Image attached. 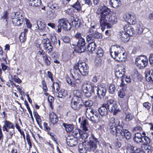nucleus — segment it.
Wrapping results in <instances>:
<instances>
[{
    "label": "nucleus",
    "instance_id": "obj_1",
    "mask_svg": "<svg viewBox=\"0 0 153 153\" xmlns=\"http://www.w3.org/2000/svg\"><path fill=\"white\" fill-rule=\"evenodd\" d=\"M96 13L100 18V24L102 31L105 27L110 28L111 25L115 23V20L112 18L110 10L105 6H99Z\"/></svg>",
    "mask_w": 153,
    "mask_h": 153
},
{
    "label": "nucleus",
    "instance_id": "obj_2",
    "mask_svg": "<svg viewBox=\"0 0 153 153\" xmlns=\"http://www.w3.org/2000/svg\"><path fill=\"white\" fill-rule=\"evenodd\" d=\"M120 123L119 120H116L113 117H111L108 124L110 132L116 136L121 135L124 136L126 139H129L131 136V133L128 130L123 129V126L120 125Z\"/></svg>",
    "mask_w": 153,
    "mask_h": 153
},
{
    "label": "nucleus",
    "instance_id": "obj_3",
    "mask_svg": "<svg viewBox=\"0 0 153 153\" xmlns=\"http://www.w3.org/2000/svg\"><path fill=\"white\" fill-rule=\"evenodd\" d=\"M88 66L85 62L78 63L74 65V74L72 76L77 83H80L82 81L80 75L77 71H79L82 75L86 76L88 75Z\"/></svg>",
    "mask_w": 153,
    "mask_h": 153
},
{
    "label": "nucleus",
    "instance_id": "obj_4",
    "mask_svg": "<svg viewBox=\"0 0 153 153\" xmlns=\"http://www.w3.org/2000/svg\"><path fill=\"white\" fill-rule=\"evenodd\" d=\"M86 116L90 120L94 123H97L100 120L99 115L91 108H86Z\"/></svg>",
    "mask_w": 153,
    "mask_h": 153
},
{
    "label": "nucleus",
    "instance_id": "obj_5",
    "mask_svg": "<svg viewBox=\"0 0 153 153\" xmlns=\"http://www.w3.org/2000/svg\"><path fill=\"white\" fill-rule=\"evenodd\" d=\"M87 82H84L82 85V89L85 96L87 98L91 97L93 93L94 94V87Z\"/></svg>",
    "mask_w": 153,
    "mask_h": 153
},
{
    "label": "nucleus",
    "instance_id": "obj_6",
    "mask_svg": "<svg viewBox=\"0 0 153 153\" xmlns=\"http://www.w3.org/2000/svg\"><path fill=\"white\" fill-rule=\"evenodd\" d=\"M81 126L82 128V130L79 131V136L82 139H85L87 138L89 131L88 129L89 125L86 120H82L81 123Z\"/></svg>",
    "mask_w": 153,
    "mask_h": 153
},
{
    "label": "nucleus",
    "instance_id": "obj_7",
    "mask_svg": "<svg viewBox=\"0 0 153 153\" xmlns=\"http://www.w3.org/2000/svg\"><path fill=\"white\" fill-rule=\"evenodd\" d=\"M11 17L13 23L16 26L21 25L24 21L22 14L19 12L13 13L12 14Z\"/></svg>",
    "mask_w": 153,
    "mask_h": 153
},
{
    "label": "nucleus",
    "instance_id": "obj_8",
    "mask_svg": "<svg viewBox=\"0 0 153 153\" xmlns=\"http://www.w3.org/2000/svg\"><path fill=\"white\" fill-rule=\"evenodd\" d=\"M148 60L146 57L144 56H138L136 58L135 64L140 69L146 67L148 64Z\"/></svg>",
    "mask_w": 153,
    "mask_h": 153
},
{
    "label": "nucleus",
    "instance_id": "obj_9",
    "mask_svg": "<svg viewBox=\"0 0 153 153\" xmlns=\"http://www.w3.org/2000/svg\"><path fill=\"white\" fill-rule=\"evenodd\" d=\"M88 34L86 37V41L88 42L90 41H94L95 42L98 39H101L102 36L99 33L96 31H94L92 29L89 30Z\"/></svg>",
    "mask_w": 153,
    "mask_h": 153
},
{
    "label": "nucleus",
    "instance_id": "obj_10",
    "mask_svg": "<svg viewBox=\"0 0 153 153\" xmlns=\"http://www.w3.org/2000/svg\"><path fill=\"white\" fill-rule=\"evenodd\" d=\"M117 46H114V51H110L111 55L113 58L119 61H124L125 60V58L124 57L123 58L121 57V56H120L121 53H119L118 51V50L120 49V48L119 46L118 47Z\"/></svg>",
    "mask_w": 153,
    "mask_h": 153
},
{
    "label": "nucleus",
    "instance_id": "obj_11",
    "mask_svg": "<svg viewBox=\"0 0 153 153\" xmlns=\"http://www.w3.org/2000/svg\"><path fill=\"white\" fill-rule=\"evenodd\" d=\"M94 93L96 92L100 99L103 98L106 93V88L105 86H99L94 87Z\"/></svg>",
    "mask_w": 153,
    "mask_h": 153
},
{
    "label": "nucleus",
    "instance_id": "obj_12",
    "mask_svg": "<svg viewBox=\"0 0 153 153\" xmlns=\"http://www.w3.org/2000/svg\"><path fill=\"white\" fill-rule=\"evenodd\" d=\"M85 44L86 42L85 39L82 38L79 39L76 43H75L74 44H73L72 45L75 47L77 46L79 48L78 52L82 53L84 52L86 49Z\"/></svg>",
    "mask_w": 153,
    "mask_h": 153
},
{
    "label": "nucleus",
    "instance_id": "obj_13",
    "mask_svg": "<svg viewBox=\"0 0 153 153\" xmlns=\"http://www.w3.org/2000/svg\"><path fill=\"white\" fill-rule=\"evenodd\" d=\"M123 18L127 22L131 25H134L136 22V17L135 15L126 13L124 15Z\"/></svg>",
    "mask_w": 153,
    "mask_h": 153
},
{
    "label": "nucleus",
    "instance_id": "obj_14",
    "mask_svg": "<svg viewBox=\"0 0 153 153\" xmlns=\"http://www.w3.org/2000/svg\"><path fill=\"white\" fill-rule=\"evenodd\" d=\"M39 24L40 26H39V30L38 31L41 35L44 36L46 34V33L48 32V27L46 28L45 25L43 22L39 21Z\"/></svg>",
    "mask_w": 153,
    "mask_h": 153
},
{
    "label": "nucleus",
    "instance_id": "obj_15",
    "mask_svg": "<svg viewBox=\"0 0 153 153\" xmlns=\"http://www.w3.org/2000/svg\"><path fill=\"white\" fill-rule=\"evenodd\" d=\"M98 141L95 140L94 141H90L88 143L87 145L88 151L93 152L97 148Z\"/></svg>",
    "mask_w": 153,
    "mask_h": 153
},
{
    "label": "nucleus",
    "instance_id": "obj_16",
    "mask_svg": "<svg viewBox=\"0 0 153 153\" xmlns=\"http://www.w3.org/2000/svg\"><path fill=\"white\" fill-rule=\"evenodd\" d=\"M4 124L2 127V129L3 131H6L8 132L9 131V129L12 128L14 129L15 126L13 123L10 122L5 120L4 121Z\"/></svg>",
    "mask_w": 153,
    "mask_h": 153
},
{
    "label": "nucleus",
    "instance_id": "obj_17",
    "mask_svg": "<svg viewBox=\"0 0 153 153\" xmlns=\"http://www.w3.org/2000/svg\"><path fill=\"white\" fill-rule=\"evenodd\" d=\"M82 105V101L81 99H76L71 102V107L74 110H78Z\"/></svg>",
    "mask_w": 153,
    "mask_h": 153
},
{
    "label": "nucleus",
    "instance_id": "obj_18",
    "mask_svg": "<svg viewBox=\"0 0 153 153\" xmlns=\"http://www.w3.org/2000/svg\"><path fill=\"white\" fill-rule=\"evenodd\" d=\"M108 106L103 104L99 109V112L102 116H105L108 113Z\"/></svg>",
    "mask_w": 153,
    "mask_h": 153
},
{
    "label": "nucleus",
    "instance_id": "obj_19",
    "mask_svg": "<svg viewBox=\"0 0 153 153\" xmlns=\"http://www.w3.org/2000/svg\"><path fill=\"white\" fill-rule=\"evenodd\" d=\"M49 118V121L53 125L57 124L58 121V118L57 115L53 112L50 113Z\"/></svg>",
    "mask_w": 153,
    "mask_h": 153
},
{
    "label": "nucleus",
    "instance_id": "obj_20",
    "mask_svg": "<svg viewBox=\"0 0 153 153\" xmlns=\"http://www.w3.org/2000/svg\"><path fill=\"white\" fill-rule=\"evenodd\" d=\"M119 36L123 41L125 42H127L130 39L126 31H121L119 33Z\"/></svg>",
    "mask_w": 153,
    "mask_h": 153
},
{
    "label": "nucleus",
    "instance_id": "obj_21",
    "mask_svg": "<svg viewBox=\"0 0 153 153\" xmlns=\"http://www.w3.org/2000/svg\"><path fill=\"white\" fill-rule=\"evenodd\" d=\"M108 106V109L111 112L113 113L114 115H116L119 111V109L117 108V104L110 105H107Z\"/></svg>",
    "mask_w": 153,
    "mask_h": 153
},
{
    "label": "nucleus",
    "instance_id": "obj_22",
    "mask_svg": "<svg viewBox=\"0 0 153 153\" xmlns=\"http://www.w3.org/2000/svg\"><path fill=\"white\" fill-rule=\"evenodd\" d=\"M70 19L72 25L76 28H79L80 24V20L77 18H75L73 16H71Z\"/></svg>",
    "mask_w": 153,
    "mask_h": 153
},
{
    "label": "nucleus",
    "instance_id": "obj_23",
    "mask_svg": "<svg viewBox=\"0 0 153 153\" xmlns=\"http://www.w3.org/2000/svg\"><path fill=\"white\" fill-rule=\"evenodd\" d=\"M141 134L138 132L135 134L133 138V140L135 142L137 143H142L143 141L142 140V137Z\"/></svg>",
    "mask_w": 153,
    "mask_h": 153
},
{
    "label": "nucleus",
    "instance_id": "obj_24",
    "mask_svg": "<svg viewBox=\"0 0 153 153\" xmlns=\"http://www.w3.org/2000/svg\"><path fill=\"white\" fill-rule=\"evenodd\" d=\"M96 46V43L94 41L91 42L88 45L87 48L91 53H93V52L95 51Z\"/></svg>",
    "mask_w": 153,
    "mask_h": 153
},
{
    "label": "nucleus",
    "instance_id": "obj_25",
    "mask_svg": "<svg viewBox=\"0 0 153 153\" xmlns=\"http://www.w3.org/2000/svg\"><path fill=\"white\" fill-rule=\"evenodd\" d=\"M109 3L111 6L114 8H117L121 5L120 0H110Z\"/></svg>",
    "mask_w": 153,
    "mask_h": 153
},
{
    "label": "nucleus",
    "instance_id": "obj_26",
    "mask_svg": "<svg viewBox=\"0 0 153 153\" xmlns=\"http://www.w3.org/2000/svg\"><path fill=\"white\" fill-rule=\"evenodd\" d=\"M29 5L32 6L37 7L41 4L40 0H27Z\"/></svg>",
    "mask_w": 153,
    "mask_h": 153
},
{
    "label": "nucleus",
    "instance_id": "obj_27",
    "mask_svg": "<svg viewBox=\"0 0 153 153\" xmlns=\"http://www.w3.org/2000/svg\"><path fill=\"white\" fill-rule=\"evenodd\" d=\"M146 80L151 83H153V71H149L146 74Z\"/></svg>",
    "mask_w": 153,
    "mask_h": 153
},
{
    "label": "nucleus",
    "instance_id": "obj_28",
    "mask_svg": "<svg viewBox=\"0 0 153 153\" xmlns=\"http://www.w3.org/2000/svg\"><path fill=\"white\" fill-rule=\"evenodd\" d=\"M66 142L67 145L70 147L76 146L78 143L77 140L76 139H67Z\"/></svg>",
    "mask_w": 153,
    "mask_h": 153
},
{
    "label": "nucleus",
    "instance_id": "obj_29",
    "mask_svg": "<svg viewBox=\"0 0 153 153\" xmlns=\"http://www.w3.org/2000/svg\"><path fill=\"white\" fill-rule=\"evenodd\" d=\"M62 125L65 128L66 131L68 132L69 133L73 130L74 126L72 124H67L63 123H62Z\"/></svg>",
    "mask_w": 153,
    "mask_h": 153
},
{
    "label": "nucleus",
    "instance_id": "obj_30",
    "mask_svg": "<svg viewBox=\"0 0 153 153\" xmlns=\"http://www.w3.org/2000/svg\"><path fill=\"white\" fill-rule=\"evenodd\" d=\"M87 145L80 144L79 145V151L81 153H86L88 151Z\"/></svg>",
    "mask_w": 153,
    "mask_h": 153
},
{
    "label": "nucleus",
    "instance_id": "obj_31",
    "mask_svg": "<svg viewBox=\"0 0 153 153\" xmlns=\"http://www.w3.org/2000/svg\"><path fill=\"white\" fill-rule=\"evenodd\" d=\"M66 19H61L59 20L58 22L59 25L58 26V29L57 31L58 33L61 32V29L62 28V26L65 25L64 22L63 21H66Z\"/></svg>",
    "mask_w": 153,
    "mask_h": 153
},
{
    "label": "nucleus",
    "instance_id": "obj_32",
    "mask_svg": "<svg viewBox=\"0 0 153 153\" xmlns=\"http://www.w3.org/2000/svg\"><path fill=\"white\" fill-rule=\"evenodd\" d=\"M64 22L65 25L62 26V29H63L64 30H69L71 28V24L68 22V21L66 19V21H63Z\"/></svg>",
    "mask_w": 153,
    "mask_h": 153
},
{
    "label": "nucleus",
    "instance_id": "obj_33",
    "mask_svg": "<svg viewBox=\"0 0 153 153\" xmlns=\"http://www.w3.org/2000/svg\"><path fill=\"white\" fill-rule=\"evenodd\" d=\"M144 29V27L141 23L138 24L137 25L136 28V31L138 33H141L143 32V31Z\"/></svg>",
    "mask_w": 153,
    "mask_h": 153
},
{
    "label": "nucleus",
    "instance_id": "obj_34",
    "mask_svg": "<svg viewBox=\"0 0 153 153\" xmlns=\"http://www.w3.org/2000/svg\"><path fill=\"white\" fill-rule=\"evenodd\" d=\"M44 49L45 50H47L48 53H51L52 51V47L51 45V42H49L47 44L43 45Z\"/></svg>",
    "mask_w": 153,
    "mask_h": 153
},
{
    "label": "nucleus",
    "instance_id": "obj_35",
    "mask_svg": "<svg viewBox=\"0 0 153 153\" xmlns=\"http://www.w3.org/2000/svg\"><path fill=\"white\" fill-rule=\"evenodd\" d=\"M73 94L74 97H76V98H78L77 99H81L82 94L81 91L79 90H74L73 92Z\"/></svg>",
    "mask_w": 153,
    "mask_h": 153
},
{
    "label": "nucleus",
    "instance_id": "obj_36",
    "mask_svg": "<svg viewBox=\"0 0 153 153\" xmlns=\"http://www.w3.org/2000/svg\"><path fill=\"white\" fill-rule=\"evenodd\" d=\"M67 92L64 89H62L60 90L58 93L57 97L59 98H62L63 97H65L67 96Z\"/></svg>",
    "mask_w": 153,
    "mask_h": 153
},
{
    "label": "nucleus",
    "instance_id": "obj_37",
    "mask_svg": "<svg viewBox=\"0 0 153 153\" xmlns=\"http://www.w3.org/2000/svg\"><path fill=\"white\" fill-rule=\"evenodd\" d=\"M126 33L128 35V36H132L134 33V30L133 28L130 27H128L127 28H126L125 31Z\"/></svg>",
    "mask_w": 153,
    "mask_h": 153
},
{
    "label": "nucleus",
    "instance_id": "obj_38",
    "mask_svg": "<svg viewBox=\"0 0 153 153\" xmlns=\"http://www.w3.org/2000/svg\"><path fill=\"white\" fill-rule=\"evenodd\" d=\"M72 6L74 9L76 10L78 12L81 10V7L80 5V2L78 1H77L76 3L72 5Z\"/></svg>",
    "mask_w": 153,
    "mask_h": 153
},
{
    "label": "nucleus",
    "instance_id": "obj_39",
    "mask_svg": "<svg viewBox=\"0 0 153 153\" xmlns=\"http://www.w3.org/2000/svg\"><path fill=\"white\" fill-rule=\"evenodd\" d=\"M152 147L146 145L144 147L143 151L145 153H152Z\"/></svg>",
    "mask_w": 153,
    "mask_h": 153
},
{
    "label": "nucleus",
    "instance_id": "obj_40",
    "mask_svg": "<svg viewBox=\"0 0 153 153\" xmlns=\"http://www.w3.org/2000/svg\"><path fill=\"white\" fill-rule=\"evenodd\" d=\"M134 117V115L131 113L128 112L126 114L125 120L126 121L131 120Z\"/></svg>",
    "mask_w": 153,
    "mask_h": 153
},
{
    "label": "nucleus",
    "instance_id": "obj_41",
    "mask_svg": "<svg viewBox=\"0 0 153 153\" xmlns=\"http://www.w3.org/2000/svg\"><path fill=\"white\" fill-rule=\"evenodd\" d=\"M43 59L44 60L46 64L47 65H49L50 64V62L49 59H50V57L48 56V55H45V56H42Z\"/></svg>",
    "mask_w": 153,
    "mask_h": 153
},
{
    "label": "nucleus",
    "instance_id": "obj_42",
    "mask_svg": "<svg viewBox=\"0 0 153 153\" xmlns=\"http://www.w3.org/2000/svg\"><path fill=\"white\" fill-rule=\"evenodd\" d=\"M34 116L38 124L39 125L40 123L41 122V120L40 116L38 115V113L36 112H34L33 113Z\"/></svg>",
    "mask_w": 153,
    "mask_h": 153
},
{
    "label": "nucleus",
    "instance_id": "obj_43",
    "mask_svg": "<svg viewBox=\"0 0 153 153\" xmlns=\"http://www.w3.org/2000/svg\"><path fill=\"white\" fill-rule=\"evenodd\" d=\"M96 53L98 56L102 57L103 56L104 51L102 48L99 47L97 48V52Z\"/></svg>",
    "mask_w": 153,
    "mask_h": 153
},
{
    "label": "nucleus",
    "instance_id": "obj_44",
    "mask_svg": "<svg viewBox=\"0 0 153 153\" xmlns=\"http://www.w3.org/2000/svg\"><path fill=\"white\" fill-rule=\"evenodd\" d=\"M109 92L111 94H113L115 91V87L114 84H111L109 87Z\"/></svg>",
    "mask_w": 153,
    "mask_h": 153
},
{
    "label": "nucleus",
    "instance_id": "obj_45",
    "mask_svg": "<svg viewBox=\"0 0 153 153\" xmlns=\"http://www.w3.org/2000/svg\"><path fill=\"white\" fill-rule=\"evenodd\" d=\"M105 100L107 101V103L104 104L105 105L116 104L115 102L113 99H108V98H106Z\"/></svg>",
    "mask_w": 153,
    "mask_h": 153
},
{
    "label": "nucleus",
    "instance_id": "obj_46",
    "mask_svg": "<svg viewBox=\"0 0 153 153\" xmlns=\"http://www.w3.org/2000/svg\"><path fill=\"white\" fill-rule=\"evenodd\" d=\"M118 96L121 98H123L125 96V94L123 90V87L122 88V89L119 91L118 92Z\"/></svg>",
    "mask_w": 153,
    "mask_h": 153
},
{
    "label": "nucleus",
    "instance_id": "obj_47",
    "mask_svg": "<svg viewBox=\"0 0 153 153\" xmlns=\"http://www.w3.org/2000/svg\"><path fill=\"white\" fill-rule=\"evenodd\" d=\"M49 17L50 19H54L56 16V15L54 12L52 10H49L48 12Z\"/></svg>",
    "mask_w": 153,
    "mask_h": 153
},
{
    "label": "nucleus",
    "instance_id": "obj_48",
    "mask_svg": "<svg viewBox=\"0 0 153 153\" xmlns=\"http://www.w3.org/2000/svg\"><path fill=\"white\" fill-rule=\"evenodd\" d=\"M26 35L23 33H21L19 36V39L22 42H24L26 39Z\"/></svg>",
    "mask_w": 153,
    "mask_h": 153
},
{
    "label": "nucleus",
    "instance_id": "obj_49",
    "mask_svg": "<svg viewBox=\"0 0 153 153\" xmlns=\"http://www.w3.org/2000/svg\"><path fill=\"white\" fill-rule=\"evenodd\" d=\"M125 74V72L123 71L122 72H120L119 71H116L115 72V74L118 77L121 78L123 77Z\"/></svg>",
    "mask_w": 153,
    "mask_h": 153
},
{
    "label": "nucleus",
    "instance_id": "obj_50",
    "mask_svg": "<svg viewBox=\"0 0 153 153\" xmlns=\"http://www.w3.org/2000/svg\"><path fill=\"white\" fill-rule=\"evenodd\" d=\"M65 12L67 14L69 15H70L71 16H72L73 13L74 12V9L72 8H68L65 10Z\"/></svg>",
    "mask_w": 153,
    "mask_h": 153
},
{
    "label": "nucleus",
    "instance_id": "obj_51",
    "mask_svg": "<svg viewBox=\"0 0 153 153\" xmlns=\"http://www.w3.org/2000/svg\"><path fill=\"white\" fill-rule=\"evenodd\" d=\"M47 132L48 134L51 137V138L52 140L54 141H56V135L53 133L49 131Z\"/></svg>",
    "mask_w": 153,
    "mask_h": 153
},
{
    "label": "nucleus",
    "instance_id": "obj_52",
    "mask_svg": "<svg viewBox=\"0 0 153 153\" xmlns=\"http://www.w3.org/2000/svg\"><path fill=\"white\" fill-rule=\"evenodd\" d=\"M51 39L52 43L53 44L55 45L58 44V42L55 36L54 35L51 36Z\"/></svg>",
    "mask_w": 153,
    "mask_h": 153
},
{
    "label": "nucleus",
    "instance_id": "obj_53",
    "mask_svg": "<svg viewBox=\"0 0 153 153\" xmlns=\"http://www.w3.org/2000/svg\"><path fill=\"white\" fill-rule=\"evenodd\" d=\"M53 87L54 89L55 92H57L59 89V85L57 82L53 84Z\"/></svg>",
    "mask_w": 153,
    "mask_h": 153
},
{
    "label": "nucleus",
    "instance_id": "obj_54",
    "mask_svg": "<svg viewBox=\"0 0 153 153\" xmlns=\"http://www.w3.org/2000/svg\"><path fill=\"white\" fill-rule=\"evenodd\" d=\"M93 105V102L90 100L85 101V107H90Z\"/></svg>",
    "mask_w": 153,
    "mask_h": 153
},
{
    "label": "nucleus",
    "instance_id": "obj_55",
    "mask_svg": "<svg viewBox=\"0 0 153 153\" xmlns=\"http://www.w3.org/2000/svg\"><path fill=\"white\" fill-rule=\"evenodd\" d=\"M62 39L63 41L66 43H69L70 41V39L68 36H63L62 37Z\"/></svg>",
    "mask_w": 153,
    "mask_h": 153
},
{
    "label": "nucleus",
    "instance_id": "obj_56",
    "mask_svg": "<svg viewBox=\"0 0 153 153\" xmlns=\"http://www.w3.org/2000/svg\"><path fill=\"white\" fill-rule=\"evenodd\" d=\"M48 100L50 103V106L51 107L52 102L54 101V98L52 96H49L48 97Z\"/></svg>",
    "mask_w": 153,
    "mask_h": 153
},
{
    "label": "nucleus",
    "instance_id": "obj_57",
    "mask_svg": "<svg viewBox=\"0 0 153 153\" xmlns=\"http://www.w3.org/2000/svg\"><path fill=\"white\" fill-rule=\"evenodd\" d=\"M143 106L147 109H150L151 107V104L148 102H144L143 104Z\"/></svg>",
    "mask_w": 153,
    "mask_h": 153
},
{
    "label": "nucleus",
    "instance_id": "obj_58",
    "mask_svg": "<svg viewBox=\"0 0 153 153\" xmlns=\"http://www.w3.org/2000/svg\"><path fill=\"white\" fill-rule=\"evenodd\" d=\"M43 126L44 128V130L46 131L47 132L49 131L50 128L48 126V123L45 122H44L43 123Z\"/></svg>",
    "mask_w": 153,
    "mask_h": 153
},
{
    "label": "nucleus",
    "instance_id": "obj_59",
    "mask_svg": "<svg viewBox=\"0 0 153 153\" xmlns=\"http://www.w3.org/2000/svg\"><path fill=\"white\" fill-rule=\"evenodd\" d=\"M8 132L9 133V135L8 136V138L9 139H11L13 137V134L15 133L14 130V129H12L10 131L9 130V131Z\"/></svg>",
    "mask_w": 153,
    "mask_h": 153
},
{
    "label": "nucleus",
    "instance_id": "obj_60",
    "mask_svg": "<svg viewBox=\"0 0 153 153\" xmlns=\"http://www.w3.org/2000/svg\"><path fill=\"white\" fill-rule=\"evenodd\" d=\"M25 21L27 27L28 28H31L32 25L30 23V21L27 18H25Z\"/></svg>",
    "mask_w": 153,
    "mask_h": 153
},
{
    "label": "nucleus",
    "instance_id": "obj_61",
    "mask_svg": "<svg viewBox=\"0 0 153 153\" xmlns=\"http://www.w3.org/2000/svg\"><path fill=\"white\" fill-rule=\"evenodd\" d=\"M149 62L150 64L153 66V54H150L149 57Z\"/></svg>",
    "mask_w": 153,
    "mask_h": 153
},
{
    "label": "nucleus",
    "instance_id": "obj_62",
    "mask_svg": "<svg viewBox=\"0 0 153 153\" xmlns=\"http://www.w3.org/2000/svg\"><path fill=\"white\" fill-rule=\"evenodd\" d=\"M42 44L43 45L47 44L50 42V41L49 39L47 38H45L43 39L42 41Z\"/></svg>",
    "mask_w": 153,
    "mask_h": 153
},
{
    "label": "nucleus",
    "instance_id": "obj_63",
    "mask_svg": "<svg viewBox=\"0 0 153 153\" xmlns=\"http://www.w3.org/2000/svg\"><path fill=\"white\" fill-rule=\"evenodd\" d=\"M1 19H5L6 22L7 21V20L8 19V16L7 12H5L3 16L1 17Z\"/></svg>",
    "mask_w": 153,
    "mask_h": 153
},
{
    "label": "nucleus",
    "instance_id": "obj_64",
    "mask_svg": "<svg viewBox=\"0 0 153 153\" xmlns=\"http://www.w3.org/2000/svg\"><path fill=\"white\" fill-rule=\"evenodd\" d=\"M13 79L15 82L18 83H20L22 82L21 80L19 77L16 76H14Z\"/></svg>",
    "mask_w": 153,
    "mask_h": 153
}]
</instances>
